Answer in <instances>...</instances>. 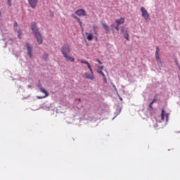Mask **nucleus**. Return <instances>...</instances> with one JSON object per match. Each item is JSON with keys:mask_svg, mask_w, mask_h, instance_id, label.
Returning <instances> with one entry per match:
<instances>
[{"mask_svg": "<svg viewBox=\"0 0 180 180\" xmlns=\"http://www.w3.org/2000/svg\"><path fill=\"white\" fill-rule=\"evenodd\" d=\"M31 29L35 36V38L37 39L38 44H42L43 37L41 36V34H40V32H39V28L37 27V25L36 24V22H32L31 24Z\"/></svg>", "mask_w": 180, "mask_h": 180, "instance_id": "nucleus-1", "label": "nucleus"}, {"mask_svg": "<svg viewBox=\"0 0 180 180\" xmlns=\"http://www.w3.org/2000/svg\"><path fill=\"white\" fill-rule=\"evenodd\" d=\"M61 53L63 57L67 56L70 53H71V46L68 44L63 45L61 49Z\"/></svg>", "mask_w": 180, "mask_h": 180, "instance_id": "nucleus-2", "label": "nucleus"}, {"mask_svg": "<svg viewBox=\"0 0 180 180\" xmlns=\"http://www.w3.org/2000/svg\"><path fill=\"white\" fill-rule=\"evenodd\" d=\"M155 59L158 63V65H159V67H162V60L160 57V48H158V46L156 47Z\"/></svg>", "mask_w": 180, "mask_h": 180, "instance_id": "nucleus-3", "label": "nucleus"}, {"mask_svg": "<svg viewBox=\"0 0 180 180\" xmlns=\"http://www.w3.org/2000/svg\"><path fill=\"white\" fill-rule=\"evenodd\" d=\"M141 11L142 13V18L145 19V20H150V14L144 7L141 8Z\"/></svg>", "mask_w": 180, "mask_h": 180, "instance_id": "nucleus-4", "label": "nucleus"}, {"mask_svg": "<svg viewBox=\"0 0 180 180\" xmlns=\"http://www.w3.org/2000/svg\"><path fill=\"white\" fill-rule=\"evenodd\" d=\"M27 1L32 9H35L37 6V4H39V0H27Z\"/></svg>", "mask_w": 180, "mask_h": 180, "instance_id": "nucleus-5", "label": "nucleus"}, {"mask_svg": "<svg viewBox=\"0 0 180 180\" xmlns=\"http://www.w3.org/2000/svg\"><path fill=\"white\" fill-rule=\"evenodd\" d=\"M90 72L91 73L85 72L84 77L87 79H91V81H94V79H95V76L94 75V72L92 71V69H91V71Z\"/></svg>", "mask_w": 180, "mask_h": 180, "instance_id": "nucleus-6", "label": "nucleus"}, {"mask_svg": "<svg viewBox=\"0 0 180 180\" xmlns=\"http://www.w3.org/2000/svg\"><path fill=\"white\" fill-rule=\"evenodd\" d=\"M75 14L77 15V16H86V11L82 8H79L75 11Z\"/></svg>", "mask_w": 180, "mask_h": 180, "instance_id": "nucleus-7", "label": "nucleus"}, {"mask_svg": "<svg viewBox=\"0 0 180 180\" xmlns=\"http://www.w3.org/2000/svg\"><path fill=\"white\" fill-rule=\"evenodd\" d=\"M121 32L126 40L127 41H130V38L129 37V32H127V30L126 28H122Z\"/></svg>", "mask_w": 180, "mask_h": 180, "instance_id": "nucleus-8", "label": "nucleus"}, {"mask_svg": "<svg viewBox=\"0 0 180 180\" xmlns=\"http://www.w3.org/2000/svg\"><path fill=\"white\" fill-rule=\"evenodd\" d=\"M26 47L27 50V54L30 58H32V57H33V54L32 53V50H33V47L29 44H26Z\"/></svg>", "mask_w": 180, "mask_h": 180, "instance_id": "nucleus-9", "label": "nucleus"}, {"mask_svg": "<svg viewBox=\"0 0 180 180\" xmlns=\"http://www.w3.org/2000/svg\"><path fill=\"white\" fill-rule=\"evenodd\" d=\"M39 89L41 92H42V94H44L45 95L43 97L37 96L38 99H43V98H47V96H49V92H47V91H46L44 88L40 87Z\"/></svg>", "mask_w": 180, "mask_h": 180, "instance_id": "nucleus-10", "label": "nucleus"}, {"mask_svg": "<svg viewBox=\"0 0 180 180\" xmlns=\"http://www.w3.org/2000/svg\"><path fill=\"white\" fill-rule=\"evenodd\" d=\"M115 23H117V25L119 26H120V25H123V23H124V18L122 17L120 19L115 20Z\"/></svg>", "mask_w": 180, "mask_h": 180, "instance_id": "nucleus-11", "label": "nucleus"}, {"mask_svg": "<svg viewBox=\"0 0 180 180\" xmlns=\"http://www.w3.org/2000/svg\"><path fill=\"white\" fill-rule=\"evenodd\" d=\"M101 25H102L103 27H104V29L105 30V33H109V32H110V29L109 28V26L108 25V24H106L105 22H101Z\"/></svg>", "mask_w": 180, "mask_h": 180, "instance_id": "nucleus-12", "label": "nucleus"}, {"mask_svg": "<svg viewBox=\"0 0 180 180\" xmlns=\"http://www.w3.org/2000/svg\"><path fill=\"white\" fill-rule=\"evenodd\" d=\"M82 64H86L88 68L89 69L90 71H92V68L91 67V64H89L86 60H81Z\"/></svg>", "mask_w": 180, "mask_h": 180, "instance_id": "nucleus-13", "label": "nucleus"}, {"mask_svg": "<svg viewBox=\"0 0 180 180\" xmlns=\"http://www.w3.org/2000/svg\"><path fill=\"white\" fill-rule=\"evenodd\" d=\"M64 58L68 60V61H71L72 63H74L75 61V58L69 56L68 55L65 56Z\"/></svg>", "mask_w": 180, "mask_h": 180, "instance_id": "nucleus-14", "label": "nucleus"}, {"mask_svg": "<svg viewBox=\"0 0 180 180\" xmlns=\"http://www.w3.org/2000/svg\"><path fill=\"white\" fill-rule=\"evenodd\" d=\"M86 34L87 35V40H89V41H91V40H93L94 39V35L92 34H89V33H86Z\"/></svg>", "mask_w": 180, "mask_h": 180, "instance_id": "nucleus-15", "label": "nucleus"}, {"mask_svg": "<svg viewBox=\"0 0 180 180\" xmlns=\"http://www.w3.org/2000/svg\"><path fill=\"white\" fill-rule=\"evenodd\" d=\"M93 29H94V34H96V36H98V30H97L98 27L96 25H94Z\"/></svg>", "mask_w": 180, "mask_h": 180, "instance_id": "nucleus-16", "label": "nucleus"}, {"mask_svg": "<svg viewBox=\"0 0 180 180\" xmlns=\"http://www.w3.org/2000/svg\"><path fill=\"white\" fill-rule=\"evenodd\" d=\"M161 119L162 120H164L165 119V111L164 110H162Z\"/></svg>", "mask_w": 180, "mask_h": 180, "instance_id": "nucleus-17", "label": "nucleus"}, {"mask_svg": "<svg viewBox=\"0 0 180 180\" xmlns=\"http://www.w3.org/2000/svg\"><path fill=\"white\" fill-rule=\"evenodd\" d=\"M119 25H117H117H116V27H115V25H111V27H112V29H116V30L117 31V32H119Z\"/></svg>", "mask_w": 180, "mask_h": 180, "instance_id": "nucleus-18", "label": "nucleus"}, {"mask_svg": "<svg viewBox=\"0 0 180 180\" xmlns=\"http://www.w3.org/2000/svg\"><path fill=\"white\" fill-rule=\"evenodd\" d=\"M154 102H155V98L153 99V100L152 101V102L150 103V104H149V108H150V109H153V105L154 104Z\"/></svg>", "mask_w": 180, "mask_h": 180, "instance_id": "nucleus-19", "label": "nucleus"}, {"mask_svg": "<svg viewBox=\"0 0 180 180\" xmlns=\"http://www.w3.org/2000/svg\"><path fill=\"white\" fill-rule=\"evenodd\" d=\"M72 18L74 19H77V20H79V23L81 24V20L77 16V15H75L74 14L72 15Z\"/></svg>", "mask_w": 180, "mask_h": 180, "instance_id": "nucleus-20", "label": "nucleus"}, {"mask_svg": "<svg viewBox=\"0 0 180 180\" xmlns=\"http://www.w3.org/2000/svg\"><path fill=\"white\" fill-rule=\"evenodd\" d=\"M100 75L103 77V80L105 81V82H106V76H105V73H103V72H101L100 73Z\"/></svg>", "mask_w": 180, "mask_h": 180, "instance_id": "nucleus-21", "label": "nucleus"}, {"mask_svg": "<svg viewBox=\"0 0 180 180\" xmlns=\"http://www.w3.org/2000/svg\"><path fill=\"white\" fill-rule=\"evenodd\" d=\"M100 75L103 77V80L105 81V82H106V76H105V73H103V72H101L100 73Z\"/></svg>", "mask_w": 180, "mask_h": 180, "instance_id": "nucleus-22", "label": "nucleus"}, {"mask_svg": "<svg viewBox=\"0 0 180 180\" xmlns=\"http://www.w3.org/2000/svg\"><path fill=\"white\" fill-rule=\"evenodd\" d=\"M8 6H12V0H7Z\"/></svg>", "mask_w": 180, "mask_h": 180, "instance_id": "nucleus-23", "label": "nucleus"}, {"mask_svg": "<svg viewBox=\"0 0 180 180\" xmlns=\"http://www.w3.org/2000/svg\"><path fill=\"white\" fill-rule=\"evenodd\" d=\"M112 86H113L115 91L117 92V95H119V92L117 91V89L116 88V86L113 85Z\"/></svg>", "mask_w": 180, "mask_h": 180, "instance_id": "nucleus-24", "label": "nucleus"}, {"mask_svg": "<svg viewBox=\"0 0 180 180\" xmlns=\"http://www.w3.org/2000/svg\"><path fill=\"white\" fill-rule=\"evenodd\" d=\"M96 61H97V63H98V64H100V65H102V62L99 59L96 58Z\"/></svg>", "mask_w": 180, "mask_h": 180, "instance_id": "nucleus-25", "label": "nucleus"}, {"mask_svg": "<svg viewBox=\"0 0 180 180\" xmlns=\"http://www.w3.org/2000/svg\"><path fill=\"white\" fill-rule=\"evenodd\" d=\"M165 117H166V120H167V122H168V118L169 117V114H166L165 115Z\"/></svg>", "mask_w": 180, "mask_h": 180, "instance_id": "nucleus-26", "label": "nucleus"}, {"mask_svg": "<svg viewBox=\"0 0 180 180\" xmlns=\"http://www.w3.org/2000/svg\"><path fill=\"white\" fill-rule=\"evenodd\" d=\"M97 72H98V74H101L102 72V70L97 69Z\"/></svg>", "mask_w": 180, "mask_h": 180, "instance_id": "nucleus-27", "label": "nucleus"}, {"mask_svg": "<svg viewBox=\"0 0 180 180\" xmlns=\"http://www.w3.org/2000/svg\"><path fill=\"white\" fill-rule=\"evenodd\" d=\"M98 70H103V65L99 66Z\"/></svg>", "mask_w": 180, "mask_h": 180, "instance_id": "nucleus-28", "label": "nucleus"}, {"mask_svg": "<svg viewBox=\"0 0 180 180\" xmlns=\"http://www.w3.org/2000/svg\"><path fill=\"white\" fill-rule=\"evenodd\" d=\"M44 57H45V58H47L49 57V56L45 53V54H44Z\"/></svg>", "mask_w": 180, "mask_h": 180, "instance_id": "nucleus-29", "label": "nucleus"}, {"mask_svg": "<svg viewBox=\"0 0 180 180\" xmlns=\"http://www.w3.org/2000/svg\"><path fill=\"white\" fill-rule=\"evenodd\" d=\"M20 32H18V37H19V39H21V37H20Z\"/></svg>", "mask_w": 180, "mask_h": 180, "instance_id": "nucleus-30", "label": "nucleus"}, {"mask_svg": "<svg viewBox=\"0 0 180 180\" xmlns=\"http://www.w3.org/2000/svg\"><path fill=\"white\" fill-rule=\"evenodd\" d=\"M118 96H119L120 101H123V99L122 98V97H120V96H119V94H118Z\"/></svg>", "mask_w": 180, "mask_h": 180, "instance_id": "nucleus-31", "label": "nucleus"}]
</instances>
